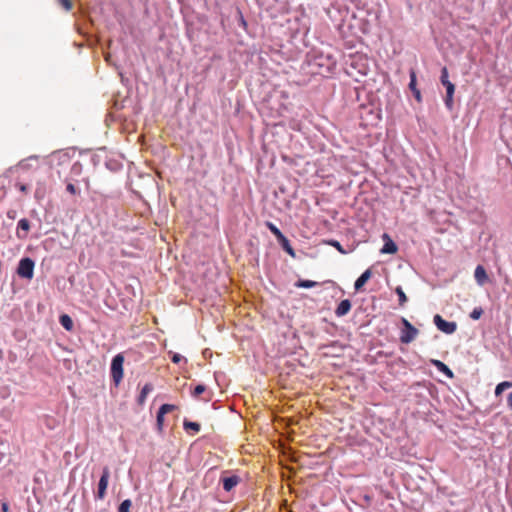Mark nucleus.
<instances>
[{
    "instance_id": "nucleus-1",
    "label": "nucleus",
    "mask_w": 512,
    "mask_h": 512,
    "mask_svg": "<svg viewBox=\"0 0 512 512\" xmlns=\"http://www.w3.org/2000/svg\"><path fill=\"white\" fill-rule=\"evenodd\" d=\"M124 361H125V358H124L123 353L116 354L111 360L110 377H111L112 384L116 388L120 385V383L122 382L123 377H124V368H123Z\"/></svg>"
},
{
    "instance_id": "nucleus-2",
    "label": "nucleus",
    "mask_w": 512,
    "mask_h": 512,
    "mask_svg": "<svg viewBox=\"0 0 512 512\" xmlns=\"http://www.w3.org/2000/svg\"><path fill=\"white\" fill-rule=\"evenodd\" d=\"M448 78H449L448 70L446 67H443L441 69L440 81H441V84L446 89V96L444 97V103H445V106L447 107V109L452 110L453 105H454L453 96H454V92H455V85L452 82H450Z\"/></svg>"
},
{
    "instance_id": "nucleus-3",
    "label": "nucleus",
    "mask_w": 512,
    "mask_h": 512,
    "mask_svg": "<svg viewBox=\"0 0 512 512\" xmlns=\"http://www.w3.org/2000/svg\"><path fill=\"white\" fill-rule=\"evenodd\" d=\"M34 268V260L30 257H23L18 262L16 273L20 278L30 281L34 277Z\"/></svg>"
},
{
    "instance_id": "nucleus-4",
    "label": "nucleus",
    "mask_w": 512,
    "mask_h": 512,
    "mask_svg": "<svg viewBox=\"0 0 512 512\" xmlns=\"http://www.w3.org/2000/svg\"><path fill=\"white\" fill-rule=\"evenodd\" d=\"M109 478L110 469L108 466H105L102 469V474L97 484V490L94 492L95 500H103L106 497Z\"/></svg>"
},
{
    "instance_id": "nucleus-5",
    "label": "nucleus",
    "mask_w": 512,
    "mask_h": 512,
    "mask_svg": "<svg viewBox=\"0 0 512 512\" xmlns=\"http://www.w3.org/2000/svg\"><path fill=\"white\" fill-rule=\"evenodd\" d=\"M241 482L240 476L224 471L220 477V483L226 492L232 491Z\"/></svg>"
},
{
    "instance_id": "nucleus-6",
    "label": "nucleus",
    "mask_w": 512,
    "mask_h": 512,
    "mask_svg": "<svg viewBox=\"0 0 512 512\" xmlns=\"http://www.w3.org/2000/svg\"><path fill=\"white\" fill-rule=\"evenodd\" d=\"M401 333H400V341L402 343H410L415 335L416 328L405 318H401Z\"/></svg>"
},
{
    "instance_id": "nucleus-7",
    "label": "nucleus",
    "mask_w": 512,
    "mask_h": 512,
    "mask_svg": "<svg viewBox=\"0 0 512 512\" xmlns=\"http://www.w3.org/2000/svg\"><path fill=\"white\" fill-rule=\"evenodd\" d=\"M434 324L437 329L445 334H453L457 330V323L454 321H446L439 314L434 316Z\"/></svg>"
},
{
    "instance_id": "nucleus-8",
    "label": "nucleus",
    "mask_w": 512,
    "mask_h": 512,
    "mask_svg": "<svg viewBox=\"0 0 512 512\" xmlns=\"http://www.w3.org/2000/svg\"><path fill=\"white\" fill-rule=\"evenodd\" d=\"M30 228H31V225H30V221L28 219H26V218L20 219L17 224V229H16L17 238L21 239V240L26 239L28 236V233L30 231Z\"/></svg>"
},
{
    "instance_id": "nucleus-9",
    "label": "nucleus",
    "mask_w": 512,
    "mask_h": 512,
    "mask_svg": "<svg viewBox=\"0 0 512 512\" xmlns=\"http://www.w3.org/2000/svg\"><path fill=\"white\" fill-rule=\"evenodd\" d=\"M372 277V271L371 269L365 270L355 281L354 283V289L355 291H362L365 284L369 281V279Z\"/></svg>"
},
{
    "instance_id": "nucleus-10",
    "label": "nucleus",
    "mask_w": 512,
    "mask_h": 512,
    "mask_svg": "<svg viewBox=\"0 0 512 512\" xmlns=\"http://www.w3.org/2000/svg\"><path fill=\"white\" fill-rule=\"evenodd\" d=\"M352 307V303L349 299H343L339 302L335 309V314L337 317H343L347 315Z\"/></svg>"
},
{
    "instance_id": "nucleus-11",
    "label": "nucleus",
    "mask_w": 512,
    "mask_h": 512,
    "mask_svg": "<svg viewBox=\"0 0 512 512\" xmlns=\"http://www.w3.org/2000/svg\"><path fill=\"white\" fill-rule=\"evenodd\" d=\"M383 239L385 240V243L381 249V253L385 254H393L397 251V245L395 242L387 235H383Z\"/></svg>"
},
{
    "instance_id": "nucleus-12",
    "label": "nucleus",
    "mask_w": 512,
    "mask_h": 512,
    "mask_svg": "<svg viewBox=\"0 0 512 512\" xmlns=\"http://www.w3.org/2000/svg\"><path fill=\"white\" fill-rule=\"evenodd\" d=\"M277 241H278L279 245L281 246V248L287 254H289L291 257H295V251H294L293 247L291 246L290 241L287 239V237L284 234L282 236H280L277 239Z\"/></svg>"
},
{
    "instance_id": "nucleus-13",
    "label": "nucleus",
    "mask_w": 512,
    "mask_h": 512,
    "mask_svg": "<svg viewBox=\"0 0 512 512\" xmlns=\"http://www.w3.org/2000/svg\"><path fill=\"white\" fill-rule=\"evenodd\" d=\"M474 277L479 285H484L488 279L485 268L482 265H478L474 272Z\"/></svg>"
},
{
    "instance_id": "nucleus-14",
    "label": "nucleus",
    "mask_w": 512,
    "mask_h": 512,
    "mask_svg": "<svg viewBox=\"0 0 512 512\" xmlns=\"http://www.w3.org/2000/svg\"><path fill=\"white\" fill-rule=\"evenodd\" d=\"M432 364L437 368L438 371L442 372L449 379L454 378V373L452 372V370L442 361L432 360Z\"/></svg>"
},
{
    "instance_id": "nucleus-15",
    "label": "nucleus",
    "mask_w": 512,
    "mask_h": 512,
    "mask_svg": "<svg viewBox=\"0 0 512 512\" xmlns=\"http://www.w3.org/2000/svg\"><path fill=\"white\" fill-rule=\"evenodd\" d=\"M361 110H362V112H361L362 115H363V113H367L371 116L370 117L371 124H376L381 119L380 109L373 110L372 108H369L367 106H362Z\"/></svg>"
},
{
    "instance_id": "nucleus-16",
    "label": "nucleus",
    "mask_w": 512,
    "mask_h": 512,
    "mask_svg": "<svg viewBox=\"0 0 512 512\" xmlns=\"http://www.w3.org/2000/svg\"><path fill=\"white\" fill-rule=\"evenodd\" d=\"M431 404L427 399H418V417L423 415L425 419H427V415L430 412Z\"/></svg>"
},
{
    "instance_id": "nucleus-17",
    "label": "nucleus",
    "mask_w": 512,
    "mask_h": 512,
    "mask_svg": "<svg viewBox=\"0 0 512 512\" xmlns=\"http://www.w3.org/2000/svg\"><path fill=\"white\" fill-rule=\"evenodd\" d=\"M59 323L67 331H72L74 329V322L68 314H61L59 316Z\"/></svg>"
},
{
    "instance_id": "nucleus-18",
    "label": "nucleus",
    "mask_w": 512,
    "mask_h": 512,
    "mask_svg": "<svg viewBox=\"0 0 512 512\" xmlns=\"http://www.w3.org/2000/svg\"><path fill=\"white\" fill-rule=\"evenodd\" d=\"M154 389L153 385L151 383H146L143 388L141 389V392L137 398V402L139 405L144 404L146 401L147 395L152 392Z\"/></svg>"
},
{
    "instance_id": "nucleus-19",
    "label": "nucleus",
    "mask_w": 512,
    "mask_h": 512,
    "mask_svg": "<svg viewBox=\"0 0 512 512\" xmlns=\"http://www.w3.org/2000/svg\"><path fill=\"white\" fill-rule=\"evenodd\" d=\"M410 82H409V91L411 96L416 99V70L414 68H410Z\"/></svg>"
},
{
    "instance_id": "nucleus-20",
    "label": "nucleus",
    "mask_w": 512,
    "mask_h": 512,
    "mask_svg": "<svg viewBox=\"0 0 512 512\" xmlns=\"http://www.w3.org/2000/svg\"><path fill=\"white\" fill-rule=\"evenodd\" d=\"M183 427L186 432H188V433L192 432V434L198 433L201 428V426L198 422H193V421H189V420H184Z\"/></svg>"
},
{
    "instance_id": "nucleus-21",
    "label": "nucleus",
    "mask_w": 512,
    "mask_h": 512,
    "mask_svg": "<svg viewBox=\"0 0 512 512\" xmlns=\"http://www.w3.org/2000/svg\"><path fill=\"white\" fill-rule=\"evenodd\" d=\"M319 283L308 279H299L295 282L294 286L297 288H313L318 286Z\"/></svg>"
},
{
    "instance_id": "nucleus-22",
    "label": "nucleus",
    "mask_w": 512,
    "mask_h": 512,
    "mask_svg": "<svg viewBox=\"0 0 512 512\" xmlns=\"http://www.w3.org/2000/svg\"><path fill=\"white\" fill-rule=\"evenodd\" d=\"M512 388V382L510 381H503L499 384H497L495 388V396L499 397L506 389Z\"/></svg>"
},
{
    "instance_id": "nucleus-23",
    "label": "nucleus",
    "mask_w": 512,
    "mask_h": 512,
    "mask_svg": "<svg viewBox=\"0 0 512 512\" xmlns=\"http://www.w3.org/2000/svg\"><path fill=\"white\" fill-rule=\"evenodd\" d=\"M132 502L130 499L123 500L118 506V512H130Z\"/></svg>"
},
{
    "instance_id": "nucleus-24",
    "label": "nucleus",
    "mask_w": 512,
    "mask_h": 512,
    "mask_svg": "<svg viewBox=\"0 0 512 512\" xmlns=\"http://www.w3.org/2000/svg\"><path fill=\"white\" fill-rule=\"evenodd\" d=\"M266 227L276 237V239H278L280 236L283 235V233L280 231V229L271 222H266Z\"/></svg>"
},
{
    "instance_id": "nucleus-25",
    "label": "nucleus",
    "mask_w": 512,
    "mask_h": 512,
    "mask_svg": "<svg viewBox=\"0 0 512 512\" xmlns=\"http://www.w3.org/2000/svg\"><path fill=\"white\" fill-rule=\"evenodd\" d=\"M57 4L60 5L66 12H70L74 7L72 0H57Z\"/></svg>"
},
{
    "instance_id": "nucleus-26",
    "label": "nucleus",
    "mask_w": 512,
    "mask_h": 512,
    "mask_svg": "<svg viewBox=\"0 0 512 512\" xmlns=\"http://www.w3.org/2000/svg\"><path fill=\"white\" fill-rule=\"evenodd\" d=\"M395 292L399 297V305L404 306V304L408 301V298H407L406 294L404 293L403 289L400 286H398L395 289Z\"/></svg>"
},
{
    "instance_id": "nucleus-27",
    "label": "nucleus",
    "mask_w": 512,
    "mask_h": 512,
    "mask_svg": "<svg viewBox=\"0 0 512 512\" xmlns=\"http://www.w3.org/2000/svg\"><path fill=\"white\" fill-rule=\"evenodd\" d=\"M207 390L206 386L203 385V384H198L194 387L193 391H192V396L193 397H200L203 393H205Z\"/></svg>"
},
{
    "instance_id": "nucleus-28",
    "label": "nucleus",
    "mask_w": 512,
    "mask_h": 512,
    "mask_svg": "<svg viewBox=\"0 0 512 512\" xmlns=\"http://www.w3.org/2000/svg\"><path fill=\"white\" fill-rule=\"evenodd\" d=\"M175 409H176L175 405H172V404H162L157 412H159V413H161L163 415H166V414L172 412Z\"/></svg>"
},
{
    "instance_id": "nucleus-29",
    "label": "nucleus",
    "mask_w": 512,
    "mask_h": 512,
    "mask_svg": "<svg viewBox=\"0 0 512 512\" xmlns=\"http://www.w3.org/2000/svg\"><path fill=\"white\" fill-rule=\"evenodd\" d=\"M164 416L163 414L157 412V415H156V427H157V430L158 432H162L163 430V426H164Z\"/></svg>"
},
{
    "instance_id": "nucleus-30",
    "label": "nucleus",
    "mask_w": 512,
    "mask_h": 512,
    "mask_svg": "<svg viewBox=\"0 0 512 512\" xmlns=\"http://www.w3.org/2000/svg\"><path fill=\"white\" fill-rule=\"evenodd\" d=\"M483 313L484 311L481 307H475L470 313V318L473 320H478L481 318Z\"/></svg>"
},
{
    "instance_id": "nucleus-31",
    "label": "nucleus",
    "mask_w": 512,
    "mask_h": 512,
    "mask_svg": "<svg viewBox=\"0 0 512 512\" xmlns=\"http://www.w3.org/2000/svg\"><path fill=\"white\" fill-rule=\"evenodd\" d=\"M66 191L72 195H79L80 194V189L74 185L73 183H67L66 185Z\"/></svg>"
},
{
    "instance_id": "nucleus-32",
    "label": "nucleus",
    "mask_w": 512,
    "mask_h": 512,
    "mask_svg": "<svg viewBox=\"0 0 512 512\" xmlns=\"http://www.w3.org/2000/svg\"><path fill=\"white\" fill-rule=\"evenodd\" d=\"M328 244L332 247H334L336 250H338L341 254H346V250L343 248V246L340 244L337 240H330Z\"/></svg>"
},
{
    "instance_id": "nucleus-33",
    "label": "nucleus",
    "mask_w": 512,
    "mask_h": 512,
    "mask_svg": "<svg viewBox=\"0 0 512 512\" xmlns=\"http://www.w3.org/2000/svg\"><path fill=\"white\" fill-rule=\"evenodd\" d=\"M106 167L111 171H117L121 167V164L117 161H108L106 162Z\"/></svg>"
},
{
    "instance_id": "nucleus-34",
    "label": "nucleus",
    "mask_w": 512,
    "mask_h": 512,
    "mask_svg": "<svg viewBox=\"0 0 512 512\" xmlns=\"http://www.w3.org/2000/svg\"><path fill=\"white\" fill-rule=\"evenodd\" d=\"M171 361L175 364H179L181 361H184L185 363L187 362V360L178 353H172Z\"/></svg>"
},
{
    "instance_id": "nucleus-35",
    "label": "nucleus",
    "mask_w": 512,
    "mask_h": 512,
    "mask_svg": "<svg viewBox=\"0 0 512 512\" xmlns=\"http://www.w3.org/2000/svg\"><path fill=\"white\" fill-rule=\"evenodd\" d=\"M0 511L1 512H10L9 503L6 501H0Z\"/></svg>"
},
{
    "instance_id": "nucleus-36",
    "label": "nucleus",
    "mask_w": 512,
    "mask_h": 512,
    "mask_svg": "<svg viewBox=\"0 0 512 512\" xmlns=\"http://www.w3.org/2000/svg\"><path fill=\"white\" fill-rule=\"evenodd\" d=\"M329 347H332V348L337 347V348H339V349H342V346L339 344V342H338V341H333V342H331V343H330V344H328V345H323V346H322V348H323V349H324V348H329Z\"/></svg>"
},
{
    "instance_id": "nucleus-37",
    "label": "nucleus",
    "mask_w": 512,
    "mask_h": 512,
    "mask_svg": "<svg viewBox=\"0 0 512 512\" xmlns=\"http://www.w3.org/2000/svg\"><path fill=\"white\" fill-rule=\"evenodd\" d=\"M17 212L14 209H10L7 211V217L11 220H14L16 218Z\"/></svg>"
},
{
    "instance_id": "nucleus-38",
    "label": "nucleus",
    "mask_w": 512,
    "mask_h": 512,
    "mask_svg": "<svg viewBox=\"0 0 512 512\" xmlns=\"http://www.w3.org/2000/svg\"><path fill=\"white\" fill-rule=\"evenodd\" d=\"M17 186L21 192H24V193L28 192V186L26 184H18Z\"/></svg>"
},
{
    "instance_id": "nucleus-39",
    "label": "nucleus",
    "mask_w": 512,
    "mask_h": 512,
    "mask_svg": "<svg viewBox=\"0 0 512 512\" xmlns=\"http://www.w3.org/2000/svg\"><path fill=\"white\" fill-rule=\"evenodd\" d=\"M507 404L510 410H512V392L508 395Z\"/></svg>"
},
{
    "instance_id": "nucleus-40",
    "label": "nucleus",
    "mask_w": 512,
    "mask_h": 512,
    "mask_svg": "<svg viewBox=\"0 0 512 512\" xmlns=\"http://www.w3.org/2000/svg\"><path fill=\"white\" fill-rule=\"evenodd\" d=\"M321 60H322V57H318V58H316V61H317V62H316V64H317L318 66H324V63H323Z\"/></svg>"
},
{
    "instance_id": "nucleus-41",
    "label": "nucleus",
    "mask_w": 512,
    "mask_h": 512,
    "mask_svg": "<svg viewBox=\"0 0 512 512\" xmlns=\"http://www.w3.org/2000/svg\"><path fill=\"white\" fill-rule=\"evenodd\" d=\"M241 22H242V24H243L244 26L246 25V22H245V20L243 19V17H242V16H241Z\"/></svg>"
},
{
    "instance_id": "nucleus-42",
    "label": "nucleus",
    "mask_w": 512,
    "mask_h": 512,
    "mask_svg": "<svg viewBox=\"0 0 512 512\" xmlns=\"http://www.w3.org/2000/svg\"><path fill=\"white\" fill-rule=\"evenodd\" d=\"M417 99H418V102L421 100V95H420V92H419V91H418Z\"/></svg>"
}]
</instances>
